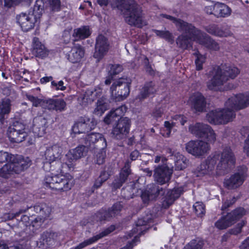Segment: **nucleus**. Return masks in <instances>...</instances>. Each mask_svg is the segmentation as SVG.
I'll use <instances>...</instances> for the list:
<instances>
[{
	"mask_svg": "<svg viewBox=\"0 0 249 249\" xmlns=\"http://www.w3.org/2000/svg\"><path fill=\"white\" fill-rule=\"evenodd\" d=\"M226 105L228 107L226 110L215 109L209 111L206 115L207 121L212 124H224L232 121L235 117L233 110H239L249 106V91L229 98L226 102Z\"/></svg>",
	"mask_w": 249,
	"mask_h": 249,
	"instance_id": "1",
	"label": "nucleus"
},
{
	"mask_svg": "<svg viewBox=\"0 0 249 249\" xmlns=\"http://www.w3.org/2000/svg\"><path fill=\"white\" fill-rule=\"evenodd\" d=\"M117 7L123 12L125 21L131 26L141 27L142 11L135 0H116Z\"/></svg>",
	"mask_w": 249,
	"mask_h": 249,
	"instance_id": "2",
	"label": "nucleus"
},
{
	"mask_svg": "<svg viewBox=\"0 0 249 249\" xmlns=\"http://www.w3.org/2000/svg\"><path fill=\"white\" fill-rule=\"evenodd\" d=\"M43 184L45 188L61 192H67L74 185V180L69 174H53L50 173L45 176Z\"/></svg>",
	"mask_w": 249,
	"mask_h": 249,
	"instance_id": "3",
	"label": "nucleus"
},
{
	"mask_svg": "<svg viewBox=\"0 0 249 249\" xmlns=\"http://www.w3.org/2000/svg\"><path fill=\"white\" fill-rule=\"evenodd\" d=\"M246 214V210L243 207H237L222 216L214 223L215 227L220 230H225L232 226L237 221Z\"/></svg>",
	"mask_w": 249,
	"mask_h": 249,
	"instance_id": "4",
	"label": "nucleus"
},
{
	"mask_svg": "<svg viewBox=\"0 0 249 249\" xmlns=\"http://www.w3.org/2000/svg\"><path fill=\"white\" fill-rule=\"evenodd\" d=\"M34 211L40 214L39 216L32 219L28 229L36 233L41 227L44 219L48 217L52 211L51 208L44 202H37L33 207Z\"/></svg>",
	"mask_w": 249,
	"mask_h": 249,
	"instance_id": "5",
	"label": "nucleus"
},
{
	"mask_svg": "<svg viewBox=\"0 0 249 249\" xmlns=\"http://www.w3.org/2000/svg\"><path fill=\"white\" fill-rule=\"evenodd\" d=\"M188 34L192 36L198 44L210 50L218 51L219 49V44L205 33L202 32L194 25L192 30Z\"/></svg>",
	"mask_w": 249,
	"mask_h": 249,
	"instance_id": "6",
	"label": "nucleus"
},
{
	"mask_svg": "<svg viewBox=\"0 0 249 249\" xmlns=\"http://www.w3.org/2000/svg\"><path fill=\"white\" fill-rule=\"evenodd\" d=\"M131 83L120 78L111 85L110 90L111 96L116 102L123 101L129 95Z\"/></svg>",
	"mask_w": 249,
	"mask_h": 249,
	"instance_id": "7",
	"label": "nucleus"
},
{
	"mask_svg": "<svg viewBox=\"0 0 249 249\" xmlns=\"http://www.w3.org/2000/svg\"><path fill=\"white\" fill-rule=\"evenodd\" d=\"M191 133L196 137L203 139L209 142H214L216 140V135L210 125L200 123H196L189 127Z\"/></svg>",
	"mask_w": 249,
	"mask_h": 249,
	"instance_id": "8",
	"label": "nucleus"
},
{
	"mask_svg": "<svg viewBox=\"0 0 249 249\" xmlns=\"http://www.w3.org/2000/svg\"><path fill=\"white\" fill-rule=\"evenodd\" d=\"M248 168L242 165L237 167L236 172L231 175L229 178L225 180V187L228 189H236L243 184L247 176Z\"/></svg>",
	"mask_w": 249,
	"mask_h": 249,
	"instance_id": "9",
	"label": "nucleus"
},
{
	"mask_svg": "<svg viewBox=\"0 0 249 249\" xmlns=\"http://www.w3.org/2000/svg\"><path fill=\"white\" fill-rule=\"evenodd\" d=\"M62 153V149L60 147L56 144H54L51 147L47 148L45 152L46 160L50 164V170L51 171H56L58 172L61 170L60 168L62 164L59 160L58 158Z\"/></svg>",
	"mask_w": 249,
	"mask_h": 249,
	"instance_id": "10",
	"label": "nucleus"
},
{
	"mask_svg": "<svg viewBox=\"0 0 249 249\" xmlns=\"http://www.w3.org/2000/svg\"><path fill=\"white\" fill-rule=\"evenodd\" d=\"M85 146L90 150L106 149L107 143L103 135L99 133L90 132L88 134L85 141Z\"/></svg>",
	"mask_w": 249,
	"mask_h": 249,
	"instance_id": "11",
	"label": "nucleus"
},
{
	"mask_svg": "<svg viewBox=\"0 0 249 249\" xmlns=\"http://www.w3.org/2000/svg\"><path fill=\"white\" fill-rule=\"evenodd\" d=\"M131 122L128 117H121L113 125L111 134L117 140H122L129 134Z\"/></svg>",
	"mask_w": 249,
	"mask_h": 249,
	"instance_id": "12",
	"label": "nucleus"
},
{
	"mask_svg": "<svg viewBox=\"0 0 249 249\" xmlns=\"http://www.w3.org/2000/svg\"><path fill=\"white\" fill-rule=\"evenodd\" d=\"M72 46H64L63 53L67 59L72 63H79L84 56L85 50L79 44L72 43Z\"/></svg>",
	"mask_w": 249,
	"mask_h": 249,
	"instance_id": "13",
	"label": "nucleus"
},
{
	"mask_svg": "<svg viewBox=\"0 0 249 249\" xmlns=\"http://www.w3.org/2000/svg\"><path fill=\"white\" fill-rule=\"evenodd\" d=\"M219 161L217 168L224 171L230 169L235 163V157L232 149L230 146H226L220 153Z\"/></svg>",
	"mask_w": 249,
	"mask_h": 249,
	"instance_id": "14",
	"label": "nucleus"
},
{
	"mask_svg": "<svg viewBox=\"0 0 249 249\" xmlns=\"http://www.w3.org/2000/svg\"><path fill=\"white\" fill-rule=\"evenodd\" d=\"M186 149L189 154L200 157L209 150L210 145L208 142L201 140L190 141L186 143Z\"/></svg>",
	"mask_w": 249,
	"mask_h": 249,
	"instance_id": "15",
	"label": "nucleus"
},
{
	"mask_svg": "<svg viewBox=\"0 0 249 249\" xmlns=\"http://www.w3.org/2000/svg\"><path fill=\"white\" fill-rule=\"evenodd\" d=\"M96 124L86 117H81L74 123L72 127V131L75 134L86 133L94 129Z\"/></svg>",
	"mask_w": 249,
	"mask_h": 249,
	"instance_id": "16",
	"label": "nucleus"
},
{
	"mask_svg": "<svg viewBox=\"0 0 249 249\" xmlns=\"http://www.w3.org/2000/svg\"><path fill=\"white\" fill-rule=\"evenodd\" d=\"M109 49V43L108 39L104 35L100 34L96 39L95 52L93 57L98 60L103 58Z\"/></svg>",
	"mask_w": 249,
	"mask_h": 249,
	"instance_id": "17",
	"label": "nucleus"
},
{
	"mask_svg": "<svg viewBox=\"0 0 249 249\" xmlns=\"http://www.w3.org/2000/svg\"><path fill=\"white\" fill-rule=\"evenodd\" d=\"M172 170L166 165H160L156 167L154 170L155 181L160 185L164 184L170 180Z\"/></svg>",
	"mask_w": 249,
	"mask_h": 249,
	"instance_id": "18",
	"label": "nucleus"
},
{
	"mask_svg": "<svg viewBox=\"0 0 249 249\" xmlns=\"http://www.w3.org/2000/svg\"><path fill=\"white\" fill-rule=\"evenodd\" d=\"M183 193V190L180 187H174L167 191L165 193L161 194L163 196L161 198V207L164 209L168 208L172 205L176 200Z\"/></svg>",
	"mask_w": 249,
	"mask_h": 249,
	"instance_id": "19",
	"label": "nucleus"
},
{
	"mask_svg": "<svg viewBox=\"0 0 249 249\" xmlns=\"http://www.w3.org/2000/svg\"><path fill=\"white\" fill-rule=\"evenodd\" d=\"M38 20L30 13L26 14L22 13L17 16V23L20 26L23 32H28L33 29L35 23Z\"/></svg>",
	"mask_w": 249,
	"mask_h": 249,
	"instance_id": "20",
	"label": "nucleus"
},
{
	"mask_svg": "<svg viewBox=\"0 0 249 249\" xmlns=\"http://www.w3.org/2000/svg\"><path fill=\"white\" fill-rule=\"evenodd\" d=\"M131 173L130 165L128 162H126L124 166L121 169L119 176H116L111 183L113 190L120 189L127 180L128 176Z\"/></svg>",
	"mask_w": 249,
	"mask_h": 249,
	"instance_id": "21",
	"label": "nucleus"
},
{
	"mask_svg": "<svg viewBox=\"0 0 249 249\" xmlns=\"http://www.w3.org/2000/svg\"><path fill=\"white\" fill-rule=\"evenodd\" d=\"M165 192V189L162 187L152 185L148 190L142 191L141 197L144 204H148L150 200L156 199L160 194H163Z\"/></svg>",
	"mask_w": 249,
	"mask_h": 249,
	"instance_id": "22",
	"label": "nucleus"
},
{
	"mask_svg": "<svg viewBox=\"0 0 249 249\" xmlns=\"http://www.w3.org/2000/svg\"><path fill=\"white\" fill-rule=\"evenodd\" d=\"M45 109L49 111H55L56 112H62L67 109V103L61 98H53L46 99Z\"/></svg>",
	"mask_w": 249,
	"mask_h": 249,
	"instance_id": "23",
	"label": "nucleus"
},
{
	"mask_svg": "<svg viewBox=\"0 0 249 249\" xmlns=\"http://www.w3.org/2000/svg\"><path fill=\"white\" fill-rule=\"evenodd\" d=\"M191 108L196 112H203L205 111L206 107V99L200 92L193 93L190 97Z\"/></svg>",
	"mask_w": 249,
	"mask_h": 249,
	"instance_id": "24",
	"label": "nucleus"
},
{
	"mask_svg": "<svg viewBox=\"0 0 249 249\" xmlns=\"http://www.w3.org/2000/svg\"><path fill=\"white\" fill-rule=\"evenodd\" d=\"M86 147L84 145H79L74 149L69 150L66 155V164L70 169L74 166L73 163L78 159L81 158L85 151Z\"/></svg>",
	"mask_w": 249,
	"mask_h": 249,
	"instance_id": "25",
	"label": "nucleus"
},
{
	"mask_svg": "<svg viewBox=\"0 0 249 249\" xmlns=\"http://www.w3.org/2000/svg\"><path fill=\"white\" fill-rule=\"evenodd\" d=\"M227 80L228 78H226L221 67L218 66L211 81L207 83V87L210 90H213L215 87L223 85Z\"/></svg>",
	"mask_w": 249,
	"mask_h": 249,
	"instance_id": "26",
	"label": "nucleus"
},
{
	"mask_svg": "<svg viewBox=\"0 0 249 249\" xmlns=\"http://www.w3.org/2000/svg\"><path fill=\"white\" fill-rule=\"evenodd\" d=\"M112 168L108 167L107 169L105 168L101 171L98 177L95 179L93 185L91 187V190L93 192L95 190L100 188L106 181L113 174Z\"/></svg>",
	"mask_w": 249,
	"mask_h": 249,
	"instance_id": "27",
	"label": "nucleus"
},
{
	"mask_svg": "<svg viewBox=\"0 0 249 249\" xmlns=\"http://www.w3.org/2000/svg\"><path fill=\"white\" fill-rule=\"evenodd\" d=\"M32 52L36 57L40 58H44L48 55V51L45 45L37 37L33 38Z\"/></svg>",
	"mask_w": 249,
	"mask_h": 249,
	"instance_id": "28",
	"label": "nucleus"
},
{
	"mask_svg": "<svg viewBox=\"0 0 249 249\" xmlns=\"http://www.w3.org/2000/svg\"><path fill=\"white\" fill-rule=\"evenodd\" d=\"M161 16L172 21L179 31H185L186 33H188L189 31L192 30L194 28V25L192 24L184 21L180 18L167 14H162Z\"/></svg>",
	"mask_w": 249,
	"mask_h": 249,
	"instance_id": "29",
	"label": "nucleus"
},
{
	"mask_svg": "<svg viewBox=\"0 0 249 249\" xmlns=\"http://www.w3.org/2000/svg\"><path fill=\"white\" fill-rule=\"evenodd\" d=\"M91 34V31L89 26L88 25L82 26L80 27L74 29L72 34L73 39L72 42L80 41L88 38Z\"/></svg>",
	"mask_w": 249,
	"mask_h": 249,
	"instance_id": "30",
	"label": "nucleus"
},
{
	"mask_svg": "<svg viewBox=\"0 0 249 249\" xmlns=\"http://www.w3.org/2000/svg\"><path fill=\"white\" fill-rule=\"evenodd\" d=\"M30 208H32L31 206L27 207L25 210H20L18 212H17V221H18L17 222V228H20L21 231H23L24 232L28 230L32 219H30V216L26 214L22 215L19 220L18 217L19 216L21 213L25 212L27 210Z\"/></svg>",
	"mask_w": 249,
	"mask_h": 249,
	"instance_id": "31",
	"label": "nucleus"
},
{
	"mask_svg": "<svg viewBox=\"0 0 249 249\" xmlns=\"http://www.w3.org/2000/svg\"><path fill=\"white\" fill-rule=\"evenodd\" d=\"M156 92V90L155 89L154 83L152 81L146 82L140 89L138 98L140 100H142L146 99L151 95H154Z\"/></svg>",
	"mask_w": 249,
	"mask_h": 249,
	"instance_id": "32",
	"label": "nucleus"
},
{
	"mask_svg": "<svg viewBox=\"0 0 249 249\" xmlns=\"http://www.w3.org/2000/svg\"><path fill=\"white\" fill-rule=\"evenodd\" d=\"M213 15L217 17L226 18L231 15V9L222 3H217L213 7Z\"/></svg>",
	"mask_w": 249,
	"mask_h": 249,
	"instance_id": "33",
	"label": "nucleus"
},
{
	"mask_svg": "<svg viewBox=\"0 0 249 249\" xmlns=\"http://www.w3.org/2000/svg\"><path fill=\"white\" fill-rule=\"evenodd\" d=\"M54 242L53 235L50 232H44L41 235L39 241L37 242V246L39 248H47L53 245Z\"/></svg>",
	"mask_w": 249,
	"mask_h": 249,
	"instance_id": "34",
	"label": "nucleus"
},
{
	"mask_svg": "<svg viewBox=\"0 0 249 249\" xmlns=\"http://www.w3.org/2000/svg\"><path fill=\"white\" fill-rule=\"evenodd\" d=\"M31 164V160L29 157L24 158L17 154V174L26 170Z\"/></svg>",
	"mask_w": 249,
	"mask_h": 249,
	"instance_id": "35",
	"label": "nucleus"
},
{
	"mask_svg": "<svg viewBox=\"0 0 249 249\" xmlns=\"http://www.w3.org/2000/svg\"><path fill=\"white\" fill-rule=\"evenodd\" d=\"M205 29L209 34L214 36L219 37L226 36V33L223 30V27L216 24H210L207 26Z\"/></svg>",
	"mask_w": 249,
	"mask_h": 249,
	"instance_id": "36",
	"label": "nucleus"
},
{
	"mask_svg": "<svg viewBox=\"0 0 249 249\" xmlns=\"http://www.w3.org/2000/svg\"><path fill=\"white\" fill-rule=\"evenodd\" d=\"M189 35H181L179 36L176 40V43L178 47L183 50H187L190 47H192V44L191 43L190 40L193 37L188 33Z\"/></svg>",
	"mask_w": 249,
	"mask_h": 249,
	"instance_id": "37",
	"label": "nucleus"
},
{
	"mask_svg": "<svg viewBox=\"0 0 249 249\" xmlns=\"http://www.w3.org/2000/svg\"><path fill=\"white\" fill-rule=\"evenodd\" d=\"M110 213L108 209L103 207L95 213L94 218L97 221L100 222L109 221L112 218Z\"/></svg>",
	"mask_w": 249,
	"mask_h": 249,
	"instance_id": "38",
	"label": "nucleus"
},
{
	"mask_svg": "<svg viewBox=\"0 0 249 249\" xmlns=\"http://www.w3.org/2000/svg\"><path fill=\"white\" fill-rule=\"evenodd\" d=\"M108 104L105 101V99L100 98L98 99L96 103V107L94 110L93 113L97 116H100L108 109Z\"/></svg>",
	"mask_w": 249,
	"mask_h": 249,
	"instance_id": "39",
	"label": "nucleus"
},
{
	"mask_svg": "<svg viewBox=\"0 0 249 249\" xmlns=\"http://www.w3.org/2000/svg\"><path fill=\"white\" fill-rule=\"evenodd\" d=\"M44 3L43 0H36L34 6L33 12L31 14L34 15L38 20H39L44 11Z\"/></svg>",
	"mask_w": 249,
	"mask_h": 249,
	"instance_id": "40",
	"label": "nucleus"
},
{
	"mask_svg": "<svg viewBox=\"0 0 249 249\" xmlns=\"http://www.w3.org/2000/svg\"><path fill=\"white\" fill-rule=\"evenodd\" d=\"M193 55L196 57L195 60L196 70L197 71L202 70L203 64L206 61V55L200 53L198 50L193 53Z\"/></svg>",
	"mask_w": 249,
	"mask_h": 249,
	"instance_id": "41",
	"label": "nucleus"
},
{
	"mask_svg": "<svg viewBox=\"0 0 249 249\" xmlns=\"http://www.w3.org/2000/svg\"><path fill=\"white\" fill-rule=\"evenodd\" d=\"M240 70L236 67L233 66H226L224 69L223 73L226 78L229 79H234L239 74Z\"/></svg>",
	"mask_w": 249,
	"mask_h": 249,
	"instance_id": "42",
	"label": "nucleus"
},
{
	"mask_svg": "<svg viewBox=\"0 0 249 249\" xmlns=\"http://www.w3.org/2000/svg\"><path fill=\"white\" fill-rule=\"evenodd\" d=\"M154 33L160 37L164 39L167 42L172 44L174 42V36L169 31H162L155 30Z\"/></svg>",
	"mask_w": 249,
	"mask_h": 249,
	"instance_id": "43",
	"label": "nucleus"
},
{
	"mask_svg": "<svg viewBox=\"0 0 249 249\" xmlns=\"http://www.w3.org/2000/svg\"><path fill=\"white\" fill-rule=\"evenodd\" d=\"M15 160L8 161V162L3 167H0V176L2 174H11L15 172L16 164Z\"/></svg>",
	"mask_w": 249,
	"mask_h": 249,
	"instance_id": "44",
	"label": "nucleus"
},
{
	"mask_svg": "<svg viewBox=\"0 0 249 249\" xmlns=\"http://www.w3.org/2000/svg\"><path fill=\"white\" fill-rule=\"evenodd\" d=\"M10 106V100L9 99H5L0 102V121L1 122L3 119L4 115L9 113Z\"/></svg>",
	"mask_w": 249,
	"mask_h": 249,
	"instance_id": "45",
	"label": "nucleus"
},
{
	"mask_svg": "<svg viewBox=\"0 0 249 249\" xmlns=\"http://www.w3.org/2000/svg\"><path fill=\"white\" fill-rule=\"evenodd\" d=\"M220 152H215L210 155L206 160L207 163L210 166L212 170H213L217 161H219Z\"/></svg>",
	"mask_w": 249,
	"mask_h": 249,
	"instance_id": "46",
	"label": "nucleus"
},
{
	"mask_svg": "<svg viewBox=\"0 0 249 249\" xmlns=\"http://www.w3.org/2000/svg\"><path fill=\"white\" fill-rule=\"evenodd\" d=\"M212 171V169L205 160L197 167L196 169V176L197 177L203 176L207 174L209 171Z\"/></svg>",
	"mask_w": 249,
	"mask_h": 249,
	"instance_id": "47",
	"label": "nucleus"
},
{
	"mask_svg": "<svg viewBox=\"0 0 249 249\" xmlns=\"http://www.w3.org/2000/svg\"><path fill=\"white\" fill-rule=\"evenodd\" d=\"M194 212L197 216L202 217L205 214V206L201 202H196L193 205Z\"/></svg>",
	"mask_w": 249,
	"mask_h": 249,
	"instance_id": "48",
	"label": "nucleus"
},
{
	"mask_svg": "<svg viewBox=\"0 0 249 249\" xmlns=\"http://www.w3.org/2000/svg\"><path fill=\"white\" fill-rule=\"evenodd\" d=\"M116 229V227L115 225L112 224L110 225L107 228L104 229L103 231L100 232L99 234L94 235V238L96 239V241L99 240V239L102 238L104 237L107 236L111 232H113Z\"/></svg>",
	"mask_w": 249,
	"mask_h": 249,
	"instance_id": "49",
	"label": "nucleus"
},
{
	"mask_svg": "<svg viewBox=\"0 0 249 249\" xmlns=\"http://www.w3.org/2000/svg\"><path fill=\"white\" fill-rule=\"evenodd\" d=\"M28 99L31 101L33 106L35 107H37L38 106H41L42 108H45L46 103V99H41L38 98L37 97L34 96L32 95H29L27 96Z\"/></svg>",
	"mask_w": 249,
	"mask_h": 249,
	"instance_id": "50",
	"label": "nucleus"
},
{
	"mask_svg": "<svg viewBox=\"0 0 249 249\" xmlns=\"http://www.w3.org/2000/svg\"><path fill=\"white\" fill-rule=\"evenodd\" d=\"M204 245L203 241L201 240H192L184 247V249H201Z\"/></svg>",
	"mask_w": 249,
	"mask_h": 249,
	"instance_id": "51",
	"label": "nucleus"
},
{
	"mask_svg": "<svg viewBox=\"0 0 249 249\" xmlns=\"http://www.w3.org/2000/svg\"><path fill=\"white\" fill-rule=\"evenodd\" d=\"M246 222L242 220L238 223L234 227L229 231V233L231 235H237L242 232L243 227L246 225Z\"/></svg>",
	"mask_w": 249,
	"mask_h": 249,
	"instance_id": "52",
	"label": "nucleus"
},
{
	"mask_svg": "<svg viewBox=\"0 0 249 249\" xmlns=\"http://www.w3.org/2000/svg\"><path fill=\"white\" fill-rule=\"evenodd\" d=\"M123 206L121 202H117L115 203L112 207L108 208V211L110 212L111 217L115 216V215L120 213Z\"/></svg>",
	"mask_w": 249,
	"mask_h": 249,
	"instance_id": "53",
	"label": "nucleus"
},
{
	"mask_svg": "<svg viewBox=\"0 0 249 249\" xmlns=\"http://www.w3.org/2000/svg\"><path fill=\"white\" fill-rule=\"evenodd\" d=\"M127 110V107L124 105H121L115 109L112 108L111 109L113 111L114 115L118 118V120L121 117H123L122 116L124 115Z\"/></svg>",
	"mask_w": 249,
	"mask_h": 249,
	"instance_id": "54",
	"label": "nucleus"
},
{
	"mask_svg": "<svg viewBox=\"0 0 249 249\" xmlns=\"http://www.w3.org/2000/svg\"><path fill=\"white\" fill-rule=\"evenodd\" d=\"M127 110V107L124 105H121L115 109L112 108L111 109L113 111L114 115L118 118V120L121 117H123L122 116L124 115Z\"/></svg>",
	"mask_w": 249,
	"mask_h": 249,
	"instance_id": "55",
	"label": "nucleus"
},
{
	"mask_svg": "<svg viewBox=\"0 0 249 249\" xmlns=\"http://www.w3.org/2000/svg\"><path fill=\"white\" fill-rule=\"evenodd\" d=\"M114 114L113 113V110H110L105 117L104 119V122L107 124H112L114 122L115 123L118 120V118L116 117L114 115Z\"/></svg>",
	"mask_w": 249,
	"mask_h": 249,
	"instance_id": "56",
	"label": "nucleus"
},
{
	"mask_svg": "<svg viewBox=\"0 0 249 249\" xmlns=\"http://www.w3.org/2000/svg\"><path fill=\"white\" fill-rule=\"evenodd\" d=\"M15 159L14 155L9 154L5 152H0V163H2L6 161L15 160Z\"/></svg>",
	"mask_w": 249,
	"mask_h": 249,
	"instance_id": "57",
	"label": "nucleus"
},
{
	"mask_svg": "<svg viewBox=\"0 0 249 249\" xmlns=\"http://www.w3.org/2000/svg\"><path fill=\"white\" fill-rule=\"evenodd\" d=\"M172 120L176 124L180 123L181 125H184L187 121V118L183 114H176L171 117Z\"/></svg>",
	"mask_w": 249,
	"mask_h": 249,
	"instance_id": "58",
	"label": "nucleus"
},
{
	"mask_svg": "<svg viewBox=\"0 0 249 249\" xmlns=\"http://www.w3.org/2000/svg\"><path fill=\"white\" fill-rule=\"evenodd\" d=\"M236 199L235 197H233L232 198L230 199H227L226 201L223 202L221 206V214H224V212L226 211L229 208L231 207L233 204L235 203Z\"/></svg>",
	"mask_w": 249,
	"mask_h": 249,
	"instance_id": "59",
	"label": "nucleus"
},
{
	"mask_svg": "<svg viewBox=\"0 0 249 249\" xmlns=\"http://www.w3.org/2000/svg\"><path fill=\"white\" fill-rule=\"evenodd\" d=\"M97 242L94 236L79 243L74 249H82L87 246Z\"/></svg>",
	"mask_w": 249,
	"mask_h": 249,
	"instance_id": "60",
	"label": "nucleus"
},
{
	"mask_svg": "<svg viewBox=\"0 0 249 249\" xmlns=\"http://www.w3.org/2000/svg\"><path fill=\"white\" fill-rule=\"evenodd\" d=\"M62 43L64 44V46H68V45L71 43V35L69 31L65 30L62 36Z\"/></svg>",
	"mask_w": 249,
	"mask_h": 249,
	"instance_id": "61",
	"label": "nucleus"
},
{
	"mask_svg": "<svg viewBox=\"0 0 249 249\" xmlns=\"http://www.w3.org/2000/svg\"><path fill=\"white\" fill-rule=\"evenodd\" d=\"M28 137L27 133L23 130H17V143H20Z\"/></svg>",
	"mask_w": 249,
	"mask_h": 249,
	"instance_id": "62",
	"label": "nucleus"
},
{
	"mask_svg": "<svg viewBox=\"0 0 249 249\" xmlns=\"http://www.w3.org/2000/svg\"><path fill=\"white\" fill-rule=\"evenodd\" d=\"M123 70V68L122 65L120 64H114L111 66L109 72L115 76L122 71Z\"/></svg>",
	"mask_w": 249,
	"mask_h": 249,
	"instance_id": "63",
	"label": "nucleus"
},
{
	"mask_svg": "<svg viewBox=\"0 0 249 249\" xmlns=\"http://www.w3.org/2000/svg\"><path fill=\"white\" fill-rule=\"evenodd\" d=\"M51 86L52 88H54L55 90H64L66 89V87L64 86V82L62 80H60L58 82L55 81H52Z\"/></svg>",
	"mask_w": 249,
	"mask_h": 249,
	"instance_id": "64",
	"label": "nucleus"
}]
</instances>
